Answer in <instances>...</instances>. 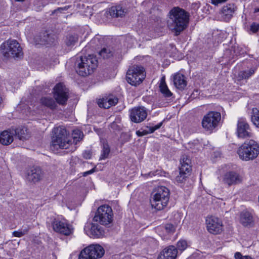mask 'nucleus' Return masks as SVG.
<instances>
[{
    "label": "nucleus",
    "mask_w": 259,
    "mask_h": 259,
    "mask_svg": "<svg viewBox=\"0 0 259 259\" xmlns=\"http://www.w3.org/2000/svg\"><path fill=\"white\" fill-rule=\"evenodd\" d=\"M54 135L52 138L51 147L55 149H65L73 152L76 149L75 145L83 137V133L79 130H75L72 133L73 142L67 137L66 130L63 127L53 129Z\"/></svg>",
    "instance_id": "1"
},
{
    "label": "nucleus",
    "mask_w": 259,
    "mask_h": 259,
    "mask_svg": "<svg viewBox=\"0 0 259 259\" xmlns=\"http://www.w3.org/2000/svg\"><path fill=\"white\" fill-rule=\"evenodd\" d=\"M169 18L172 21V30L175 35H179L187 26L189 20V14L179 7L173 8L169 12Z\"/></svg>",
    "instance_id": "2"
},
{
    "label": "nucleus",
    "mask_w": 259,
    "mask_h": 259,
    "mask_svg": "<svg viewBox=\"0 0 259 259\" xmlns=\"http://www.w3.org/2000/svg\"><path fill=\"white\" fill-rule=\"evenodd\" d=\"M98 60L92 55L77 58L75 65L77 73L87 76L93 73L97 67Z\"/></svg>",
    "instance_id": "3"
},
{
    "label": "nucleus",
    "mask_w": 259,
    "mask_h": 259,
    "mask_svg": "<svg viewBox=\"0 0 259 259\" xmlns=\"http://www.w3.org/2000/svg\"><path fill=\"white\" fill-rule=\"evenodd\" d=\"M169 190L164 186L156 188L152 192L150 203L152 208L161 210L165 207L169 199Z\"/></svg>",
    "instance_id": "4"
},
{
    "label": "nucleus",
    "mask_w": 259,
    "mask_h": 259,
    "mask_svg": "<svg viewBox=\"0 0 259 259\" xmlns=\"http://www.w3.org/2000/svg\"><path fill=\"white\" fill-rule=\"evenodd\" d=\"M237 154L242 160H253L259 154V146L254 140L246 141L239 147Z\"/></svg>",
    "instance_id": "5"
},
{
    "label": "nucleus",
    "mask_w": 259,
    "mask_h": 259,
    "mask_svg": "<svg viewBox=\"0 0 259 259\" xmlns=\"http://www.w3.org/2000/svg\"><path fill=\"white\" fill-rule=\"evenodd\" d=\"M2 53L6 58H19L23 56L22 49L15 39H9L1 46Z\"/></svg>",
    "instance_id": "6"
},
{
    "label": "nucleus",
    "mask_w": 259,
    "mask_h": 259,
    "mask_svg": "<svg viewBox=\"0 0 259 259\" xmlns=\"http://www.w3.org/2000/svg\"><path fill=\"white\" fill-rule=\"evenodd\" d=\"M113 216L111 207L108 205H103L98 208L93 221L103 225H107L112 222Z\"/></svg>",
    "instance_id": "7"
},
{
    "label": "nucleus",
    "mask_w": 259,
    "mask_h": 259,
    "mask_svg": "<svg viewBox=\"0 0 259 259\" xmlns=\"http://www.w3.org/2000/svg\"><path fill=\"white\" fill-rule=\"evenodd\" d=\"M145 77L144 68L141 66L134 65L131 67L126 73V80L132 85L140 84Z\"/></svg>",
    "instance_id": "8"
},
{
    "label": "nucleus",
    "mask_w": 259,
    "mask_h": 259,
    "mask_svg": "<svg viewBox=\"0 0 259 259\" xmlns=\"http://www.w3.org/2000/svg\"><path fill=\"white\" fill-rule=\"evenodd\" d=\"M105 253L104 249L99 244H92L82 249L78 259H99Z\"/></svg>",
    "instance_id": "9"
},
{
    "label": "nucleus",
    "mask_w": 259,
    "mask_h": 259,
    "mask_svg": "<svg viewBox=\"0 0 259 259\" xmlns=\"http://www.w3.org/2000/svg\"><path fill=\"white\" fill-rule=\"evenodd\" d=\"M220 113L215 111H210L205 115L201 121L202 127L210 133L216 128L220 120Z\"/></svg>",
    "instance_id": "10"
},
{
    "label": "nucleus",
    "mask_w": 259,
    "mask_h": 259,
    "mask_svg": "<svg viewBox=\"0 0 259 259\" xmlns=\"http://www.w3.org/2000/svg\"><path fill=\"white\" fill-rule=\"evenodd\" d=\"M53 97L57 104L64 106L69 98V90L63 83H59L54 88Z\"/></svg>",
    "instance_id": "11"
},
{
    "label": "nucleus",
    "mask_w": 259,
    "mask_h": 259,
    "mask_svg": "<svg viewBox=\"0 0 259 259\" xmlns=\"http://www.w3.org/2000/svg\"><path fill=\"white\" fill-rule=\"evenodd\" d=\"M179 175L176 178V180L179 183L184 182L191 170V160L187 155H183L181 160Z\"/></svg>",
    "instance_id": "12"
},
{
    "label": "nucleus",
    "mask_w": 259,
    "mask_h": 259,
    "mask_svg": "<svg viewBox=\"0 0 259 259\" xmlns=\"http://www.w3.org/2000/svg\"><path fill=\"white\" fill-rule=\"evenodd\" d=\"M53 230L62 235L70 236L73 234L74 228L66 220L54 219L52 222Z\"/></svg>",
    "instance_id": "13"
},
{
    "label": "nucleus",
    "mask_w": 259,
    "mask_h": 259,
    "mask_svg": "<svg viewBox=\"0 0 259 259\" xmlns=\"http://www.w3.org/2000/svg\"><path fill=\"white\" fill-rule=\"evenodd\" d=\"M242 180V176L234 171H228L222 176V182L228 187L240 184Z\"/></svg>",
    "instance_id": "14"
},
{
    "label": "nucleus",
    "mask_w": 259,
    "mask_h": 259,
    "mask_svg": "<svg viewBox=\"0 0 259 259\" xmlns=\"http://www.w3.org/2000/svg\"><path fill=\"white\" fill-rule=\"evenodd\" d=\"M84 230L90 237L100 238L104 235L103 228L98 224L91 222H87L84 226Z\"/></svg>",
    "instance_id": "15"
},
{
    "label": "nucleus",
    "mask_w": 259,
    "mask_h": 259,
    "mask_svg": "<svg viewBox=\"0 0 259 259\" xmlns=\"http://www.w3.org/2000/svg\"><path fill=\"white\" fill-rule=\"evenodd\" d=\"M57 35L52 32L46 31L41 32L34 37L36 44L52 45L57 40Z\"/></svg>",
    "instance_id": "16"
},
{
    "label": "nucleus",
    "mask_w": 259,
    "mask_h": 259,
    "mask_svg": "<svg viewBox=\"0 0 259 259\" xmlns=\"http://www.w3.org/2000/svg\"><path fill=\"white\" fill-rule=\"evenodd\" d=\"M207 228L208 232L213 234H220L223 230V224L221 220L218 218L211 216L206 220Z\"/></svg>",
    "instance_id": "17"
},
{
    "label": "nucleus",
    "mask_w": 259,
    "mask_h": 259,
    "mask_svg": "<svg viewBox=\"0 0 259 259\" xmlns=\"http://www.w3.org/2000/svg\"><path fill=\"white\" fill-rule=\"evenodd\" d=\"M44 177V172L39 167H32L26 172V179L28 182L36 184L40 181Z\"/></svg>",
    "instance_id": "18"
},
{
    "label": "nucleus",
    "mask_w": 259,
    "mask_h": 259,
    "mask_svg": "<svg viewBox=\"0 0 259 259\" xmlns=\"http://www.w3.org/2000/svg\"><path fill=\"white\" fill-rule=\"evenodd\" d=\"M237 134L239 138H246L252 137L249 124L244 118H239L237 123Z\"/></svg>",
    "instance_id": "19"
},
{
    "label": "nucleus",
    "mask_w": 259,
    "mask_h": 259,
    "mask_svg": "<svg viewBox=\"0 0 259 259\" xmlns=\"http://www.w3.org/2000/svg\"><path fill=\"white\" fill-rule=\"evenodd\" d=\"M147 116V111L144 107H136L130 111V118L135 123L144 121Z\"/></svg>",
    "instance_id": "20"
},
{
    "label": "nucleus",
    "mask_w": 259,
    "mask_h": 259,
    "mask_svg": "<svg viewBox=\"0 0 259 259\" xmlns=\"http://www.w3.org/2000/svg\"><path fill=\"white\" fill-rule=\"evenodd\" d=\"M237 8L234 4H228L224 6L221 11V17L224 21H229L233 16Z\"/></svg>",
    "instance_id": "21"
},
{
    "label": "nucleus",
    "mask_w": 259,
    "mask_h": 259,
    "mask_svg": "<svg viewBox=\"0 0 259 259\" xmlns=\"http://www.w3.org/2000/svg\"><path fill=\"white\" fill-rule=\"evenodd\" d=\"M178 254L177 248L173 245L164 248L157 257V259H176Z\"/></svg>",
    "instance_id": "22"
},
{
    "label": "nucleus",
    "mask_w": 259,
    "mask_h": 259,
    "mask_svg": "<svg viewBox=\"0 0 259 259\" xmlns=\"http://www.w3.org/2000/svg\"><path fill=\"white\" fill-rule=\"evenodd\" d=\"M118 99L117 97L110 95L100 99L98 104L100 107L108 109L111 106H115L118 103Z\"/></svg>",
    "instance_id": "23"
},
{
    "label": "nucleus",
    "mask_w": 259,
    "mask_h": 259,
    "mask_svg": "<svg viewBox=\"0 0 259 259\" xmlns=\"http://www.w3.org/2000/svg\"><path fill=\"white\" fill-rule=\"evenodd\" d=\"M173 82L175 86L180 90H184L187 85L185 76L180 73H177L173 75Z\"/></svg>",
    "instance_id": "24"
},
{
    "label": "nucleus",
    "mask_w": 259,
    "mask_h": 259,
    "mask_svg": "<svg viewBox=\"0 0 259 259\" xmlns=\"http://www.w3.org/2000/svg\"><path fill=\"white\" fill-rule=\"evenodd\" d=\"M14 132L5 131L0 135V143L4 145H10L14 140Z\"/></svg>",
    "instance_id": "25"
},
{
    "label": "nucleus",
    "mask_w": 259,
    "mask_h": 259,
    "mask_svg": "<svg viewBox=\"0 0 259 259\" xmlns=\"http://www.w3.org/2000/svg\"><path fill=\"white\" fill-rule=\"evenodd\" d=\"M13 131L14 135L15 134V136L20 140H26L30 137L28 129L26 127H18Z\"/></svg>",
    "instance_id": "26"
},
{
    "label": "nucleus",
    "mask_w": 259,
    "mask_h": 259,
    "mask_svg": "<svg viewBox=\"0 0 259 259\" xmlns=\"http://www.w3.org/2000/svg\"><path fill=\"white\" fill-rule=\"evenodd\" d=\"M124 9L120 6H112L109 10V13L112 17H122L125 14Z\"/></svg>",
    "instance_id": "27"
},
{
    "label": "nucleus",
    "mask_w": 259,
    "mask_h": 259,
    "mask_svg": "<svg viewBox=\"0 0 259 259\" xmlns=\"http://www.w3.org/2000/svg\"><path fill=\"white\" fill-rule=\"evenodd\" d=\"M40 103L51 110H55L57 107V104L55 100L52 98L45 97L40 99Z\"/></svg>",
    "instance_id": "28"
},
{
    "label": "nucleus",
    "mask_w": 259,
    "mask_h": 259,
    "mask_svg": "<svg viewBox=\"0 0 259 259\" xmlns=\"http://www.w3.org/2000/svg\"><path fill=\"white\" fill-rule=\"evenodd\" d=\"M240 222L244 226H250L253 223V217L248 211H243L240 214Z\"/></svg>",
    "instance_id": "29"
},
{
    "label": "nucleus",
    "mask_w": 259,
    "mask_h": 259,
    "mask_svg": "<svg viewBox=\"0 0 259 259\" xmlns=\"http://www.w3.org/2000/svg\"><path fill=\"white\" fill-rule=\"evenodd\" d=\"M102 149L101 151V155L99 158V160L108 158L110 153V147L106 141H104L102 142Z\"/></svg>",
    "instance_id": "30"
},
{
    "label": "nucleus",
    "mask_w": 259,
    "mask_h": 259,
    "mask_svg": "<svg viewBox=\"0 0 259 259\" xmlns=\"http://www.w3.org/2000/svg\"><path fill=\"white\" fill-rule=\"evenodd\" d=\"M255 69H250L248 70H243L239 72L238 78L239 80L247 79L255 72Z\"/></svg>",
    "instance_id": "31"
},
{
    "label": "nucleus",
    "mask_w": 259,
    "mask_h": 259,
    "mask_svg": "<svg viewBox=\"0 0 259 259\" xmlns=\"http://www.w3.org/2000/svg\"><path fill=\"white\" fill-rule=\"evenodd\" d=\"M78 41V36L76 34H69L66 36L65 42L68 47H71Z\"/></svg>",
    "instance_id": "32"
},
{
    "label": "nucleus",
    "mask_w": 259,
    "mask_h": 259,
    "mask_svg": "<svg viewBox=\"0 0 259 259\" xmlns=\"http://www.w3.org/2000/svg\"><path fill=\"white\" fill-rule=\"evenodd\" d=\"M251 119L253 123L259 128V110L257 108L252 109Z\"/></svg>",
    "instance_id": "33"
},
{
    "label": "nucleus",
    "mask_w": 259,
    "mask_h": 259,
    "mask_svg": "<svg viewBox=\"0 0 259 259\" xmlns=\"http://www.w3.org/2000/svg\"><path fill=\"white\" fill-rule=\"evenodd\" d=\"M30 227L28 226L26 227H23V228L18 231H15L13 232V235L17 237H21L25 235L28 234Z\"/></svg>",
    "instance_id": "34"
},
{
    "label": "nucleus",
    "mask_w": 259,
    "mask_h": 259,
    "mask_svg": "<svg viewBox=\"0 0 259 259\" xmlns=\"http://www.w3.org/2000/svg\"><path fill=\"white\" fill-rule=\"evenodd\" d=\"M113 52L110 48H103L99 52V55L104 59H108L113 56Z\"/></svg>",
    "instance_id": "35"
},
{
    "label": "nucleus",
    "mask_w": 259,
    "mask_h": 259,
    "mask_svg": "<svg viewBox=\"0 0 259 259\" xmlns=\"http://www.w3.org/2000/svg\"><path fill=\"white\" fill-rule=\"evenodd\" d=\"M159 90L164 97L168 98L172 95L171 92L168 89L167 85H159Z\"/></svg>",
    "instance_id": "36"
},
{
    "label": "nucleus",
    "mask_w": 259,
    "mask_h": 259,
    "mask_svg": "<svg viewBox=\"0 0 259 259\" xmlns=\"http://www.w3.org/2000/svg\"><path fill=\"white\" fill-rule=\"evenodd\" d=\"M188 246L187 242L185 240H180L177 242V249L181 251H184Z\"/></svg>",
    "instance_id": "37"
},
{
    "label": "nucleus",
    "mask_w": 259,
    "mask_h": 259,
    "mask_svg": "<svg viewBox=\"0 0 259 259\" xmlns=\"http://www.w3.org/2000/svg\"><path fill=\"white\" fill-rule=\"evenodd\" d=\"M162 228L167 233H174L176 230L175 226L171 224H166Z\"/></svg>",
    "instance_id": "38"
},
{
    "label": "nucleus",
    "mask_w": 259,
    "mask_h": 259,
    "mask_svg": "<svg viewBox=\"0 0 259 259\" xmlns=\"http://www.w3.org/2000/svg\"><path fill=\"white\" fill-rule=\"evenodd\" d=\"M92 156V152L90 150H85L82 154V156L86 159H91Z\"/></svg>",
    "instance_id": "39"
},
{
    "label": "nucleus",
    "mask_w": 259,
    "mask_h": 259,
    "mask_svg": "<svg viewBox=\"0 0 259 259\" xmlns=\"http://www.w3.org/2000/svg\"><path fill=\"white\" fill-rule=\"evenodd\" d=\"M162 124V122H161L154 126L150 127H149V132L152 133H153L155 131L159 129L161 126Z\"/></svg>",
    "instance_id": "40"
},
{
    "label": "nucleus",
    "mask_w": 259,
    "mask_h": 259,
    "mask_svg": "<svg viewBox=\"0 0 259 259\" xmlns=\"http://www.w3.org/2000/svg\"><path fill=\"white\" fill-rule=\"evenodd\" d=\"M250 30L254 33L257 32L259 30V24L253 23L250 26Z\"/></svg>",
    "instance_id": "41"
},
{
    "label": "nucleus",
    "mask_w": 259,
    "mask_h": 259,
    "mask_svg": "<svg viewBox=\"0 0 259 259\" xmlns=\"http://www.w3.org/2000/svg\"><path fill=\"white\" fill-rule=\"evenodd\" d=\"M149 133H150L149 132V130L148 131H147L146 130H143L142 131H138L136 132V134L138 137H142L144 135H147Z\"/></svg>",
    "instance_id": "42"
},
{
    "label": "nucleus",
    "mask_w": 259,
    "mask_h": 259,
    "mask_svg": "<svg viewBox=\"0 0 259 259\" xmlns=\"http://www.w3.org/2000/svg\"><path fill=\"white\" fill-rule=\"evenodd\" d=\"M228 0H211V3L214 6H218L227 1Z\"/></svg>",
    "instance_id": "43"
},
{
    "label": "nucleus",
    "mask_w": 259,
    "mask_h": 259,
    "mask_svg": "<svg viewBox=\"0 0 259 259\" xmlns=\"http://www.w3.org/2000/svg\"><path fill=\"white\" fill-rule=\"evenodd\" d=\"M70 6H67L64 7L58 8L57 9L54 10L53 13H56L57 12H62L63 11H66L70 8Z\"/></svg>",
    "instance_id": "44"
},
{
    "label": "nucleus",
    "mask_w": 259,
    "mask_h": 259,
    "mask_svg": "<svg viewBox=\"0 0 259 259\" xmlns=\"http://www.w3.org/2000/svg\"><path fill=\"white\" fill-rule=\"evenodd\" d=\"M95 169H96V167H94L93 168H92V169H91L90 170H88L85 172L81 173L82 176L83 177H86L89 175L92 174L93 173H94L95 171Z\"/></svg>",
    "instance_id": "45"
},
{
    "label": "nucleus",
    "mask_w": 259,
    "mask_h": 259,
    "mask_svg": "<svg viewBox=\"0 0 259 259\" xmlns=\"http://www.w3.org/2000/svg\"><path fill=\"white\" fill-rule=\"evenodd\" d=\"M234 257L236 259H242L243 256L241 254L240 252H237L235 253Z\"/></svg>",
    "instance_id": "46"
},
{
    "label": "nucleus",
    "mask_w": 259,
    "mask_h": 259,
    "mask_svg": "<svg viewBox=\"0 0 259 259\" xmlns=\"http://www.w3.org/2000/svg\"><path fill=\"white\" fill-rule=\"evenodd\" d=\"M159 85H166V84L165 83V77L164 76H163L161 78V79H160V83Z\"/></svg>",
    "instance_id": "47"
},
{
    "label": "nucleus",
    "mask_w": 259,
    "mask_h": 259,
    "mask_svg": "<svg viewBox=\"0 0 259 259\" xmlns=\"http://www.w3.org/2000/svg\"><path fill=\"white\" fill-rule=\"evenodd\" d=\"M242 259H253V258L248 255H245V256H243V257L242 258Z\"/></svg>",
    "instance_id": "48"
},
{
    "label": "nucleus",
    "mask_w": 259,
    "mask_h": 259,
    "mask_svg": "<svg viewBox=\"0 0 259 259\" xmlns=\"http://www.w3.org/2000/svg\"><path fill=\"white\" fill-rule=\"evenodd\" d=\"M17 2H23L24 0H15Z\"/></svg>",
    "instance_id": "49"
},
{
    "label": "nucleus",
    "mask_w": 259,
    "mask_h": 259,
    "mask_svg": "<svg viewBox=\"0 0 259 259\" xmlns=\"http://www.w3.org/2000/svg\"><path fill=\"white\" fill-rule=\"evenodd\" d=\"M2 101V99L1 97H0V103H1Z\"/></svg>",
    "instance_id": "50"
},
{
    "label": "nucleus",
    "mask_w": 259,
    "mask_h": 259,
    "mask_svg": "<svg viewBox=\"0 0 259 259\" xmlns=\"http://www.w3.org/2000/svg\"><path fill=\"white\" fill-rule=\"evenodd\" d=\"M255 12H259V9H258L257 10H256Z\"/></svg>",
    "instance_id": "51"
},
{
    "label": "nucleus",
    "mask_w": 259,
    "mask_h": 259,
    "mask_svg": "<svg viewBox=\"0 0 259 259\" xmlns=\"http://www.w3.org/2000/svg\"><path fill=\"white\" fill-rule=\"evenodd\" d=\"M151 175V172L148 174V175Z\"/></svg>",
    "instance_id": "52"
}]
</instances>
